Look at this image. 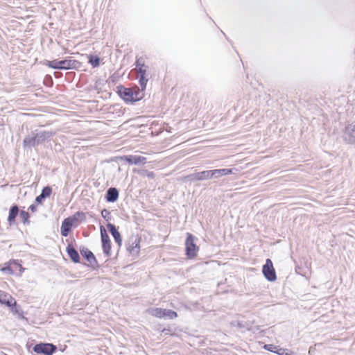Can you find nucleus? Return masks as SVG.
<instances>
[{"label":"nucleus","mask_w":355,"mask_h":355,"mask_svg":"<svg viewBox=\"0 0 355 355\" xmlns=\"http://www.w3.org/2000/svg\"><path fill=\"white\" fill-rule=\"evenodd\" d=\"M52 137L51 132L42 131L40 132H31L24 139V147L31 148L43 143Z\"/></svg>","instance_id":"obj_1"},{"label":"nucleus","mask_w":355,"mask_h":355,"mask_svg":"<svg viewBox=\"0 0 355 355\" xmlns=\"http://www.w3.org/2000/svg\"><path fill=\"white\" fill-rule=\"evenodd\" d=\"M119 94L125 101L130 103L140 101L144 96V92L137 87L133 88L121 87L119 88Z\"/></svg>","instance_id":"obj_2"},{"label":"nucleus","mask_w":355,"mask_h":355,"mask_svg":"<svg viewBox=\"0 0 355 355\" xmlns=\"http://www.w3.org/2000/svg\"><path fill=\"white\" fill-rule=\"evenodd\" d=\"M80 218L82 220L85 219V214L83 212L78 211L73 216V220H78ZM73 225L72 219L70 218L64 219L61 225L60 232L62 236H67Z\"/></svg>","instance_id":"obj_3"},{"label":"nucleus","mask_w":355,"mask_h":355,"mask_svg":"<svg viewBox=\"0 0 355 355\" xmlns=\"http://www.w3.org/2000/svg\"><path fill=\"white\" fill-rule=\"evenodd\" d=\"M186 246V254L189 258H193L197 255L198 251V247L194 243V236L187 233V237L185 241Z\"/></svg>","instance_id":"obj_4"},{"label":"nucleus","mask_w":355,"mask_h":355,"mask_svg":"<svg viewBox=\"0 0 355 355\" xmlns=\"http://www.w3.org/2000/svg\"><path fill=\"white\" fill-rule=\"evenodd\" d=\"M101 231V237L102 242V248L103 252L105 254L106 257H110L111 255V241L110 237L103 226L100 227Z\"/></svg>","instance_id":"obj_5"},{"label":"nucleus","mask_w":355,"mask_h":355,"mask_svg":"<svg viewBox=\"0 0 355 355\" xmlns=\"http://www.w3.org/2000/svg\"><path fill=\"white\" fill-rule=\"evenodd\" d=\"M262 272L264 277L270 282L275 281L277 278L275 270L273 268L272 262L270 259H267L263 265Z\"/></svg>","instance_id":"obj_6"},{"label":"nucleus","mask_w":355,"mask_h":355,"mask_svg":"<svg viewBox=\"0 0 355 355\" xmlns=\"http://www.w3.org/2000/svg\"><path fill=\"white\" fill-rule=\"evenodd\" d=\"M56 349V346L50 343L37 344L33 347L34 352L37 354H43L45 355H51Z\"/></svg>","instance_id":"obj_7"},{"label":"nucleus","mask_w":355,"mask_h":355,"mask_svg":"<svg viewBox=\"0 0 355 355\" xmlns=\"http://www.w3.org/2000/svg\"><path fill=\"white\" fill-rule=\"evenodd\" d=\"M345 141L349 144H355V125L349 124L345 128L343 134Z\"/></svg>","instance_id":"obj_8"},{"label":"nucleus","mask_w":355,"mask_h":355,"mask_svg":"<svg viewBox=\"0 0 355 355\" xmlns=\"http://www.w3.org/2000/svg\"><path fill=\"white\" fill-rule=\"evenodd\" d=\"M127 250L132 254H137L139 250V239L135 236L131 237L127 244Z\"/></svg>","instance_id":"obj_9"},{"label":"nucleus","mask_w":355,"mask_h":355,"mask_svg":"<svg viewBox=\"0 0 355 355\" xmlns=\"http://www.w3.org/2000/svg\"><path fill=\"white\" fill-rule=\"evenodd\" d=\"M0 304H6L7 306L11 307L16 306V300L8 293L0 291Z\"/></svg>","instance_id":"obj_10"},{"label":"nucleus","mask_w":355,"mask_h":355,"mask_svg":"<svg viewBox=\"0 0 355 355\" xmlns=\"http://www.w3.org/2000/svg\"><path fill=\"white\" fill-rule=\"evenodd\" d=\"M123 159L130 164H145L146 162V158L139 155H126Z\"/></svg>","instance_id":"obj_11"},{"label":"nucleus","mask_w":355,"mask_h":355,"mask_svg":"<svg viewBox=\"0 0 355 355\" xmlns=\"http://www.w3.org/2000/svg\"><path fill=\"white\" fill-rule=\"evenodd\" d=\"M234 168H222L211 170V178H219L222 176L235 173Z\"/></svg>","instance_id":"obj_12"},{"label":"nucleus","mask_w":355,"mask_h":355,"mask_svg":"<svg viewBox=\"0 0 355 355\" xmlns=\"http://www.w3.org/2000/svg\"><path fill=\"white\" fill-rule=\"evenodd\" d=\"M190 177L191 179L193 180H205L212 178L211 170L196 173L194 174L191 175Z\"/></svg>","instance_id":"obj_13"},{"label":"nucleus","mask_w":355,"mask_h":355,"mask_svg":"<svg viewBox=\"0 0 355 355\" xmlns=\"http://www.w3.org/2000/svg\"><path fill=\"white\" fill-rule=\"evenodd\" d=\"M107 227L110 232L111 233V234L114 237L116 243L119 246H121V243H122V239L121 237L120 233L118 232V230H116V227L113 224H112V223H108L107 225Z\"/></svg>","instance_id":"obj_14"},{"label":"nucleus","mask_w":355,"mask_h":355,"mask_svg":"<svg viewBox=\"0 0 355 355\" xmlns=\"http://www.w3.org/2000/svg\"><path fill=\"white\" fill-rule=\"evenodd\" d=\"M119 198V191L114 187H111L107 189L106 193L105 199L109 202H114L117 200Z\"/></svg>","instance_id":"obj_15"},{"label":"nucleus","mask_w":355,"mask_h":355,"mask_svg":"<svg viewBox=\"0 0 355 355\" xmlns=\"http://www.w3.org/2000/svg\"><path fill=\"white\" fill-rule=\"evenodd\" d=\"M66 251H67L68 255L69 256V257L71 258V259L74 263L80 262L79 254H78V251L71 245L69 244L67 245Z\"/></svg>","instance_id":"obj_16"},{"label":"nucleus","mask_w":355,"mask_h":355,"mask_svg":"<svg viewBox=\"0 0 355 355\" xmlns=\"http://www.w3.org/2000/svg\"><path fill=\"white\" fill-rule=\"evenodd\" d=\"M78 62L74 60H60V69H70L76 67Z\"/></svg>","instance_id":"obj_17"},{"label":"nucleus","mask_w":355,"mask_h":355,"mask_svg":"<svg viewBox=\"0 0 355 355\" xmlns=\"http://www.w3.org/2000/svg\"><path fill=\"white\" fill-rule=\"evenodd\" d=\"M81 254L90 263H96V259L94 254L87 248H83L80 250Z\"/></svg>","instance_id":"obj_18"},{"label":"nucleus","mask_w":355,"mask_h":355,"mask_svg":"<svg viewBox=\"0 0 355 355\" xmlns=\"http://www.w3.org/2000/svg\"><path fill=\"white\" fill-rule=\"evenodd\" d=\"M19 214V208L17 205H13L10 207L9 215L8 218V221L9 224L11 225L12 223L15 221V218Z\"/></svg>","instance_id":"obj_19"},{"label":"nucleus","mask_w":355,"mask_h":355,"mask_svg":"<svg viewBox=\"0 0 355 355\" xmlns=\"http://www.w3.org/2000/svg\"><path fill=\"white\" fill-rule=\"evenodd\" d=\"M263 347L265 349H266L269 352L276 353L279 355H284V349L282 348H279V346L268 344V345H265Z\"/></svg>","instance_id":"obj_20"},{"label":"nucleus","mask_w":355,"mask_h":355,"mask_svg":"<svg viewBox=\"0 0 355 355\" xmlns=\"http://www.w3.org/2000/svg\"><path fill=\"white\" fill-rule=\"evenodd\" d=\"M148 312L150 315L157 317V318H164V309L161 308H155V309H151L148 310Z\"/></svg>","instance_id":"obj_21"},{"label":"nucleus","mask_w":355,"mask_h":355,"mask_svg":"<svg viewBox=\"0 0 355 355\" xmlns=\"http://www.w3.org/2000/svg\"><path fill=\"white\" fill-rule=\"evenodd\" d=\"M45 64L53 69H60V60H53L52 61L46 60Z\"/></svg>","instance_id":"obj_22"},{"label":"nucleus","mask_w":355,"mask_h":355,"mask_svg":"<svg viewBox=\"0 0 355 355\" xmlns=\"http://www.w3.org/2000/svg\"><path fill=\"white\" fill-rule=\"evenodd\" d=\"M88 58L89 63H90L93 67H97L99 65L100 58L98 56L89 55Z\"/></svg>","instance_id":"obj_23"},{"label":"nucleus","mask_w":355,"mask_h":355,"mask_svg":"<svg viewBox=\"0 0 355 355\" xmlns=\"http://www.w3.org/2000/svg\"><path fill=\"white\" fill-rule=\"evenodd\" d=\"M147 82H148V79L146 78L145 76H143V75L139 76V83L141 87V90H142L143 92H144V90L146 89Z\"/></svg>","instance_id":"obj_24"},{"label":"nucleus","mask_w":355,"mask_h":355,"mask_svg":"<svg viewBox=\"0 0 355 355\" xmlns=\"http://www.w3.org/2000/svg\"><path fill=\"white\" fill-rule=\"evenodd\" d=\"M20 218L24 223H29V214L24 210H21L19 213Z\"/></svg>","instance_id":"obj_25"},{"label":"nucleus","mask_w":355,"mask_h":355,"mask_svg":"<svg viewBox=\"0 0 355 355\" xmlns=\"http://www.w3.org/2000/svg\"><path fill=\"white\" fill-rule=\"evenodd\" d=\"M164 318H168L170 319H173L178 316L177 313L169 309H164Z\"/></svg>","instance_id":"obj_26"},{"label":"nucleus","mask_w":355,"mask_h":355,"mask_svg":"<svg viewBox=\"0 0 355 355\" xmlns=\"http://www.w3.org/2000/svg\"><path fill=\"white\" fill-rule=\"evenodd\" d=\"M140 175L142 177H147L150 179H153L155 178V173L152 171H148V170H142L140 172Z\"/></svg>","instance_id":"obj_27"},{"label":"nucleus","mask_w":355,"mask_h":355,"mask_svg":"<svg viewBox=\"0 0 355 355\" xmlns=\"http://www.w3.org/2000/svg\"><path fill=\"white\" fill-rule=\"evenodd\" d=\"M52 189L50 187H45L42 190V193H40L44 198L50 196L51 194Z\"/></svg>","instance_id":"obj_28"},{"label":"nucleus","mask_w":355,"mask_h":355,"mask_svg":"<svg viewBox=\"0 0 355 355\" xmlns=\"http://www.w3.org/2000/svg\"><path fill=\"white\" fill-rule=\"evenodd\" d=\"M146 67H145L144 64H142L141 67L136 68V70L137 73L139 74V76L143 75L146 76Z\"/></svg>","instance_id":"obj_29"},{"label":"nucleus","mask_w":355,"mask_h":355,"mask_svg":"<svg viewBox=\"0 0 355 355\" xmlns=\"http://www.w3.org/2000/svg\"><path fill=\"white\" fill-rule=\"evenodd\" d=\"M110 211L107 210L106 209H104L101 211V216L107 220H110Z\"/></svg>","instance_id":"obj_30"},{"label":"nucleus","mask_w":355,"mask_h":355,"mask_svg":"<svg viewBox=\"0 0 355 355\" xmlns=\"http://www.w3.org/2000/svg\"><path fill=\"white\" fill-rule=\"evenodd\" d=\"M1 271L3 272L9 273V274H12L13 273V271H12V268L10 266H6V267L2 268H1Z\"/></svg>","instance_id":"obj_31"},{"label":"nucleus","mask_w":355,"mask_h":355,"mask_svg":"<svg viewBox=\"0 0 355 355\" xmlns=\"http://www.w3.org/2000/svg\"><path fill=\"white\" fill-rule=\"evenodd\" d=\"M45 198L43 197V196H42L41 194H40L38 196L36 197L35 198V202L37 203V204H41L42 203L43 200H44Z\"/></svg>","instance_id":"obj_32"},{"label":"nucleus","mask_w":355,"mask_h":355,"mask_svg":"<svg viewBox=\"0 0 355 355\" xmlns=\"http://www.w3.org/2000/svg\"><path fill=\"white\" fill-rule=\"evenodd\" d=\"M28 209L31 210L32 212H35L37 211V205L33 204L28 207Z\"/></svg>","instance_id":"obj_33"},{"label":"nucleus","mask_w":355,"mask_h":355,"mask_svg":"<svg viewBox=\"0 0 355 355\" xmlns=\"http://www.w3.org/2000/svg\"><path fill=\"white\" fill-rule=\"evenodd\" d=\"M142 64L143 63L141 62V59H138L136 62V68L141 67Z\"/></svg>","instance_id":"obj_34"},{"label":"nucleus","mask_w":355,"mask_h":355,"mask_svg":"<svg viewBox=\"0 0 355 355\" xmlns=\"http://www.w3.org/2000/svg\"><path fill=\"white\" fill-rule=\"evenodd\" d=\"M12 307V311L16 313H19V310L17 309V307L15 306H11Z\"/></svg>","instance_id":"obj_35"},{"label":"nucleus","mask_w":355,"mask_h":355,"mask_svg":"<svg viewBox=\"0 0 355 355\" xmlns=\"http://www.w3.org/2000/svg\"><path fill=\"white\" fill-rule=\"evenodd\" d=\"M13 263H14L15 264H16V265H17V266H19V268H20V272H22L24 271V268L21 265L18 264V263L16 262V261H13Z\"/></svg>","instance_id":"obj_36"},{"label":"nucleus","mask_w":355,"mask_h":355,"mask_svg":"<svg viewBox=\"0 0 355 355\" xmlns=\"http://www.w3.org/2000/svg\"><path fill=\"white\" fill-rule=\"evenodd\" d=\"M284 355H293V354H292V353H288V352H284Z\"/></svg>","instance_id":"obj_37"}]
</instances>
